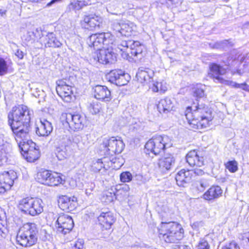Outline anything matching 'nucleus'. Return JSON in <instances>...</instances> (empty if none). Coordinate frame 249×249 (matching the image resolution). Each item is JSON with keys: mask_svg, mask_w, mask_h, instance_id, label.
Segmentation results:
<instances>
[{"mask_svg": "<svg viewBox=\"0 0 249 249\" xmlns=\"http://www.w3.org/2000/svg\"><path fill=\"white\" fill-rule=\"evenodd\" d=\"M107 49L102 48L98 49L92 54V57L95 61H98L103 64H107L106 55Z\"/></svg>", "mask_w": 249, "mask_h": 249, "instance_id": "33", "label": "nucleus"}, {"mask_svg": "<svg viewBox=\"0 0 249 249\" xmlns=\"http://www.w3.org/2000/svg\"><path fill=\"white\" fill-rule=\"evenodd\" d=\"M93 89L94 96L97 99L106 102L111 100V93L107 87L97 85Z\"/></svg>", "mask_w": 249, "mask_h": 249, "instance_id": "21", "label": "nucleus"}, {"mask_svg": "<svg viewBox=\"0 0 249 249\" xmlns=\"http://www.w3.org/2000/svg\"><path fill=\"white\" fill-rule=\"evenodd\" d=\"M103 167L104 165L101 159L97 160L92 166V169L95 172L100 171Z\"/></svg>", "mask_w": 249, "mask_h": 249, "instance_id": "48", "label": "nucleus"}, {"mask_svg": "<svg viewBox=\"0 0 249 249\" xmlns=\"http://www.w3.org/2000/svg\"><path fill=\"white\" fill-rule=\"evenodd\" d=\"M160 238L167 243H174L183 237V229L181 225L176 222L161 223L159 230Z\"/></svg>", "mask_w": 249, "mask_h": 249, "instance_id": "3", "label": "nucleus"}, {"mask_svg": "<svg viewBox=\"0 0 249 249\" xmlns=\"http://www.w3.org/2000/svg\"><path fill=\"white\" fill-rule=\"evenodd\" d=\"M130 77L127 73H125L123 71V74L120 76L119 79L117 80L114 83L118 86H122L126 85L129 81Z\"/></svg>", "mask_w": 249, "mask_h": 249, "instance_id": "39", "label": "nucleus"}, {"mask_svg": "<svg viewBox=\"0 0 249 249\" xmlns=\"http://www.w3.org/2000/svg\"><path fill=\"white\" fill-rule=\"evenodd\" d=\"M103 146L107 154L112 156L121 153L124 150L125 145L122 140L113 137L104 140Z\"/></svg>", "mask_w": 249, "mask_h": 249, "instance_id": "13", "label": "nucleus"}, {"mask_svg": "<svg viewBox=\"0 0 249 249\" xmlns=\"http://www.w3.org/2000/svg\"><path fill=\"white\" fill-rule=\"evenodd\" d=\"M154 75L153 70L143 67H140L136 74L137 80L143 84L148 85L152 80Z\"/></svg>", "mask_w": 249, "mask_h": 249, "instance_id": "17", "label": "nucleus"}, {"mask_svg": "<svg viewBox=\"0 0 249 249\" xmlns=\"http://www.w3.org/2000/svg\"><path fill=\"white\" fill-rule=\"evenodd\" d=\"M36 180L48 186H57L63 183V180L58 173H52L49 170H42L36 174Z\"/></svg>", "mask_w": 249, "mask_h": 249, "instance_id": "10", "label": "nucleus"}, {"mask_svg": "<svg viewBox=\"0 0 249 249\" xmlns=\"http://www.w3.org/2000/svg\"><path fill=\"white\" fill-rule=\"evenodd\" d=\"M103 48L114 50L117 52L118 48L116 46L114 36L110 33H103Z\"/></svg>", "mask_w": 249, "mask_h": 249, "instance_id": "24", "label": "nucleus"}, {"mask_svg": "<svg viewBox=\"0 0 249 249\" xmlns=\"http://www.w3.org/2000/svg\"><path fill=\"white\" fill-rule=\"evenodd\" d=\"M8 123L16 142L29 137L30 115L26 106L20 105L13 107L8 114Z\"/></svg>", "mask_w": 249, "mask_h": 249, "instance_id": "1", "label": "nucleus"}, {"mask_svg": "<svg viewBox=\"0 0 249 249\" xmlns=\"http://www.w3.org/2000/svg\"><path fill=\"white\" fill-rule=\"evenodd\" d=\"M8 70V66L5 60L0 57V75L5 74Z\"/></svg>", "mask_w": 249, "mask_h": 249, "instance_id": "45", "label": "nucleus"}, {"mask_svg": "<svg viewBox=\"0 0 249 249\" xmlns=\"http://www.w3.org/2000/svg\"><path fill=\"white\" fill-rule=\"evenodd\" d=\"M103 33L92 34L87 39V43L90 47H96L97 50L102 46L103 41Z\"/></svg>", "mask_w": 249, "mask_h": 249, "instance_id": "30", "label": "nucleus"}, {"mask_svg": "<svg viewBox=\"0 0 249 249\" xmlns=\"http://www.w3.org/2000/svg\"><path fill=\"white\" fill-rule=\"evenodd\" d=\"M197 249H210L208 242L204 239H201L197 246Z\"/></svg>", "mask_w": 249, "mask_h": 249, "instance_id": "47", "label": "nucleus"}, {"mask_svg": "<svg viewBox=\"0 0 249 249\" xmlns=\"http://www.w3.org/2000/svg\"><path fill=\"white\" fill-rule=\"evenodd\" d=\"M220 80H219V82L218 83H222L223 84L235 88H240L241 89L242 84H238L236 83L235 82L225 80L223 78L221 79H220Z\"/></svg>", "mask_w": 249, "mask_h": 249, "instance_id": "44", "label": "nucleus"}, {"mask_svg": "<svg viewBox=\"0 0 249 249\" xmlns=\"http://www.w3.org/2000/svg\"><path fill=\"white\" fill-rule=\"evenodd\" d=\"M184 113L190 127L195 130L207 127L213 119L211 111L202 105L188 107Z\"/></svg>", "mask_w": 249, "mask_h": 249, "instance_id": "2", "label": "nucleus"}, {"mask_svg": "<svg viewBox=\"0 0 249 249\" xmlns=\"http://www.w3.org/2000/svg\"><path fill=\"white\" fill-rule=\"evenodd\" d=\"M174 163L175 159L171 154H167L160 158L158 162L159 168L163 171L171 169Z\"/></svg>", "mask_w": 249, "mask_h": 249, "instance_id": "25", "label": "nucleus"}, {"mask_svg": "<svg viewBox=\"0 0 249 249\" xmlns=\"http://www.w3.org/2000/svg\"><path fill=\"white\" fill-rule=\"evenodd\" d=\"M70 147L69 146L65 147H57L54 149L55 154L59 160H64L68 158L70 155Z\"/></svg>", "mask_w": 249, "mask_h": 249, "instance_id": "32", "label": "nucleus"}, {"mask_svg": "<svg viewBox=\"0 0 249 249\" xmlns=\"http://www.w3.org/2000/svg\"><path fill=\"white\" fill-rule=\"evenodd\" d=\"M24 54V53L19 49H17L15 53V55L20 59L23 58Z\"/></svg>", "mask_w": 249, "mask_h": 249, "instance_id": "60", "label": "nucleus"}, {"mask_svg": "<svg viewBox=\"0 0 249 249\" xmlns=\"http://www.w3.org/2000/svg\"><path fill=\"white\" fill-rule=\"evenodd\" d=\"M167 6L169 8H173L177 7L181 3V0H165Z\"/></svg>", "mask_w": 249, "mask_h": 249, "instance_id": "50", "label": "nucleus"}, {"mask_svg": "<svg viewBox=\"0 0 249 249\" xmlns=\"http://www.w3.org/2000/svg\"><path fill=\"white\" fill-rule=\"evenodd\" d=\"M101 108V105L98 102H92L89 107V110L92 114L99 113Z\"/></svg>", "mask_w": 249, "mask_h": 249, "instance_id": "42", "label": "nucleus"}, {"mask_svg": "<svg viewBox=\"0 0 249 249\" xmlns=\"http://www.w3.org/2000/svg\"><path fill=\"white\" fill-rule=\"evenodd\" d=\"M191 178L192 173L190 170L181 169L176 176L177 183L179 186H184L185 184L190 181Z\"/></svg>", "mask_w": 249, "mask_h": 249, "instance_id": "23", "label": "nucleus"}, {"mask_svg": "<svg viewBox=\"0 0 249 249\" xmlns=\"http://www.w3.org/2000/svg\"><path fill=\"white\" fill-rule=\"evenodd\" d=\"M53 130V127L51 123L46 120L44 119L40 121V125L37 127L36 133L39 136H47Z\"/></svg>", "mask_w": 249, "mask_h": 249, "instance_id": "26", "label": "nucleus"}, {"mask_svg": "<svg viewBox=\"0 0 249 249\" xmlns=\"http://www.w3.org/2000/svg\"><path fill=\"white\" fill-rule=\"evenodd\" d=\"M107 11L112 14L118 15L121 12L120 3L117 0L111 2L107 7Z\"/></svg>", "mask_w": 249, "mask_h": 249, "instance_id": "36", "label": "nucleus"}, {"mask_svg": "<svg viewBox=\"0 0 249 249\" xmlns=\"http://www.w3.org/2000/svg\"><path fill=\"white\" fill-rule=\"evenodd\" d=\"M88 5V3L84 0H74L68 5L70 10L77 11L81 9L84 6Z\"/></svg>", "mask_w": 249, "mask_h": 249, "instance_id": "35", "label": "nucleus"}, {"mask_svg": "<svg viewBox=\"0 0 249 249\" xmlns=\"http://www.w3.org/2000/svg\"><path fill=\"white\" fill-rule=\"evenodd\" d=\"M11 147L8 144L0 146V165L7 162L8 158L11 156Z\"/></svg>", "mask_w": 249, "mask_h": 249, "instance_id": "31", "label": "nucleus"}, {"mask_svg": "<svg viewBox=\"0 0 249 249\" xmlns=\"http://www.w3.org/2000/svg\"><path fill=\"white\" fill-rule=\"evenodd\" d=\"M70 141L67 137L65 135L57 136L54 140V147H65L68 146Z\"/></svg>", "mask_w": 249, "mask_h": 249, "instance_id": "34", "label": "nucleus"}, {"mask_svg": "<svg viewBox=\"0 0 249 249\" xmlns=\"http://www.w3.org/2000/svg\"><path fill=\"white\" fill-rule=\"evenodd\" d=\"M118 50L122 52V56L124 59H129L133 56H138L142 53V46L138 41L128 40L123 41L118 45Z\"/></svg>", "mask_w": 249, "mask_h": 249, "instance_id": "7", "label": "nucleus"}, {"mask_svg": "<svg viewBox=\"0 0 249 249\" xmlns=\"http://www.w3.org/2000/svg\"><path fill=\"white\" fill-rule=\"evenodd\" d=\"M18 178L17 173L14 170L4 171L0 174V194H3L9 190L13 185L14 180Z\"/></svg>", "mask_w": 249, "mask_h": 249, "instance_id": "15", "label": "nucleus"}, {"mask_svg": "<svg viewBox=\"0 0 249 249\" xmlns=\"http://www.w3.org/2000/svg\"><path fill=\"white\" fill-rule=\"evenodd\" d=\"M200 152L196 150H192L188 153L186 156V161L191 166L201 167L204 164V160L202 156H200Z\"/></svg>", "mask_w": 249, "mask_h": 249, "instance_id": "19", "label": "nucleus"}, {"mask_svg": "<svg viewBox=\"0 0 249 249\" xmlns=\"http://www.w3.org/2000/svg\"><path fill=\"white\" fill-rule=\"evenodd\" d=\"M41 41L46 47H59L62 45L52 32L49 33L45 37L41 39Z\"/></svg>", "mask_w": 249, "mask_h": 249, "instance_id": "27", "label": "nucleus"}, {"mask_svg": "<svg viewBox=\"0 0 249 249\" xmlns=\"http://www.w3.org/2000/svg\"><path fill=\"white\" fill-rule=\"evenodd\" d=\"M198 183L200 185V187H198V189L201 191L204 190L205 188L209 185V183L208 180L204 179H201Z\"/></svg>", "mask_w": 249, "mask_h": 249, "instance_id": "52", "label": "nucleus"}, {"mask_svg": "<svg viewBox=\"0 0 249 249\" xmlns=\"http://www.w3.org/2000/svg\"><path fill=\"white\" fill-rule=\"evenodd\" d=\"M111 27L115 33L125 36H130L136 29L135 24L128 20H114L112 22Z\"/></svg>", "mask_w": 249, "mask_h": 249, "instance_id": "12", "label": "nucleus"}, {"mask_svg": "<svg viewBox=\"0 0 249 249\" xmlns=\"http://www.w3.org/2000/svg\"><path fill=\"white\" fill-rule=\"evenodd\" d=\"M76 201V198L74 196L70 197L67 196H63L59 199V206L63 211H72L75 208Z\"/></svg>", "mask_w": 249, "mask_h": 249, "instance_id": "18", "label": "nucleus"}, {"mask_svg": "<svg viewBox=\"0 0 249 249\" xmlns=\"http://www.w3.org/2000/svg\"><path fill=\"white\" fill-rule=\"evenodd\" d=\"M99 224L102 228L106 230L110 229L115 222V219L110 212H102L98 217Z\"/></svg>", "mask_w": 249, "mask_h": 249, "instance_id": "20", "label": "nucleus"}, {"mask_svg": "<svg viewBox=\"0 0 249 249\" xmlns=\"http://www.w3.org/2000/svg\"><path fill=\"white\" fill-rule=\"evenodd\" d=\"M116 198V195L114 193L108 191L105 192L101 197L102 202L107 204L112 202Z\"/></svg>", "mask_w": 249, "mask_h": 249, "instance_id": "38", "label": "nucleus"}, {"mask_svg": "<svg viewBox=\"0 0 249 249\" xmlns=\"http://www.w3.org/2000/svg\"><path fill=\"white\" fill-rule=\"evenodd\" d=\"M157 85L158 92H164L167 89L166 83L164 81L158 82L156 81Z\"/></svg>", "mask_w": 249, "mask_h": 249, "instance_id": "49", "label": "nucleus"}, {"mask_svg": "<svg viewBox=\"0 0 249 249\" xmlns=\"http://www.w3.org/2000/svg\"><path fill=\"white\" fill-rule=\"evenodd\" d=\"M28 35H29L30 38L28 39V41L30 40L31 39H33V37L34 36V33L33 32H28Z\"/></svg>", "mask_w": 249, "mask_h": 249, "instance_id": "64", "label": "nucleus"}, {"mask_svg": "<svg viewBox=\"0 0 249 249\" xmlns=\"http://www.w3.org/2000/svg\"><path fill=\"white\" fill-rule=\"evenodd\" d=\"M149 89H151L153 92H158L157 85L156 81H154L153 79L148 84Z\"/></svg>", "mask_w": 249, "mask_h": 249, "instance_id": "53", "label": "nucleus"}, {"mask_svg": "<svg viewBox=\"0 0 249 249\" xmlns=\"http://www.w3.org/2000/svg\"><path fill=\"white\" fill-rule=\"evenodd\" d=\"M102 22V17L96 15H89L84 18L83 25L85 28L92 30L99 28Z\"/></svg>", "mask_w": 249, "mask_h": 249, "instance_id": "16", "label": "nucleus"}, {"mask_svg": "<svg viewBox=\"0 0 249 249\" xmlns=\"http://www.w3.org/2000/svg\"><path fill=\"white\" fill-rule=\"evenodd\" d=\"M209 69L208 76L213 78L216 83L219 82V79L222 78L221 75L225 74L226 71L222 67L215 63L210 64Z\"/></svg>", "mask_w": 249, "mask_h": 249, "instance_id": "22", "label": "nucleus"}, {"mask_svg": "<svg viewBox=\"0 0 249 249\" xmlns=\"http://www.w3.org/2000/svg\"><path fill=\"white\" fill-rule=\"evenodd\" d=\"M83 244L84 241L83 240H78L74 245V249H83Z\"/></svg>", "mask_w": 249, "mask_h": 249, "instance_id": "55", "label": "nucleus"}, {"mask_svg": "<svg viewBox=\"0 0 249 249\" xmlns=\"http://www.w3.org/2000/svg\"><path fill=\"white\" fill-rule=\"evenodd\" d=\"M241 89L246 91L249 92V86L246 82L242 83Z\"/></svg>", "mask_w": 249, "mask_h": 249, "instance_id": "61", "label": "nucleus"}, {"mask_svg": "<svg viewBox=\"0 0 249 249\" xmlns=\"http://www.w3.org/2000/svg\"><path fill=\"white\" fill-rule=\"evenodd\" d=\"M53 228L58 233L64 235L70 232L72 229L74 223L71 216L62 213L53 220Z\"/></svg>", "mask_w": 249, "mask_h": 249, "instance_id": "9", "label": "nucleus"}, {"mask_svg": "<svg viewBox=\"0 0 249 249\" xmlns=\"http://www.w3.org/2000/svg\"><path fill=\"white\" fill-rule=\"evenodd\" d=\"M173 249H191V248L189 246L181 245L178 247V246Z\"/></svg>", "mask_w": 249, "mask_h": 249, "instance_id": "62", "label": "nucleus"}, {"mask_svg": "<svg viewBox=\"0 0 249 249\" xmlns=\"http://www.w3.org/2000/svg\"><path fill=\"white\" fill-rule=\"evenodd\" d=\"M123 71L121 70L111 71L107 76L108 81L114 84L117 80L119 79L120 76L123 74Z\"/></svg>", "mask_w": 249, "mask_h": 249, "instance_id": "37", "label": "nucleus"}, {"mask_svg": "<svg viewBox=\"0 0 249 249\" xmlns=\"http://www.w3.org/2000/svg\"><path fill=\"white\" fill-rule=\"evenodd\" d=\"M157 109L160 114H167L173 108V103L168 98L161 99L157 105Z\"/></svg>", "mask_w": 249, "mask_h": 249, "instance_id": "29", "label": "nucleus"}, {"mask_svg": "<svg viewBox=\"0 0 249 249\" xmlns=\"http://www.w3.org/2000/svg\"><path fill=\"white\" fill-rule=\"evenodd\" d=\"M132 178V176L129 172H124L120 175V180L123 182H129Z\"/></svg>", "mask_w": 249, "mask_h": 249, "instance_id": "46", "label": "nucleus"}, {"mask_svg": "<svg viewBox=\"0 0 249 249\" xmlns=\"http://www.w3.org/2000/svg\"><path fill=\"white\" fill-rule=\"evenodd\" d=\"M142 176L140 175H137L135 176V178L137 180H139L140 182L139 183H143V181L142 180Z\"/></svg>", "mask_w": 249, "mask_h": 249, "instance_id": "63", "label": "nucleus"}, {"mask_svg": "<svg viewBox=\"0 0 249 249\" xmlns=\"http://www.w3.org/2000/svg\"><path fill=\"white\" fill-rule=\"evenodd\" d=\"M129 187L127 184H124L119 187L115 193L116 197L119 196H122L123 197H126L128 196Z\"/></svg>", "mask_w": 249, "mask_h": 249, "instance_id": "40", "label": "nucleus"}, {"mask_svg": "<svg viewBox=\"0 0 249 249\" xmlns=\"http://www.w3.org/2000/svg\"><path fill=\"white\" fill-rule=\"evenodd\" d=\"M170 140L167 136H156L150 139L145 144V148L155 155L159 154L167 147H170Z\"/></svg>", "mask_w": 249, "mask_h": 249, "instance_id": "6", "label": "nucleus"}, {"mask_svg": "<svg viewBox=\"0 0 249 249\" xmlns=\"http://www.w3.org/2000/svg\"><path fill=\"white\" fill-rule=\"evenodd\" d=\"M94 188V185L91 183L88 188H86L85 189V193L87 196H89L91 194L92 191Z\"/></svg>", "mask_w": 249, "mask_h": 249, "instance_id": "58", "label": "nucleus"}, {"mask_svg": "<svg viewBox=\"0 0 249 249\" xmlns=\"http://www.w3.org/2000/svg\"><path fill=\"white\" fill-rule=\"evenodd\" d=\"M191 171L192 175L193 173L195 174L196 175L201 176L204 174V171L202 169L195 168L193 170H190Z\"/></svg>", "mask_w": 249, "mask_h": 249, "instance_id": "57", "label": "nucleus"}, {"mask_svg": "<svg viewBox=\"0 0 249 249\" xmlns=\"http://www.w3.org/2000/svg\"><path fill=\"white\" fill-rule=\"evenodd\" d=\"M18 206L24 213L33 216L38 215L43 212V201L37 198H23L18 201Z\"/></svg>", "mask_w": 249, "mask_h": 249, "instance_id": "5", "label": "nucleus"}, {"mask_svg": "<svg viewBox=\"0 0 249 249\" xmlns=\"http://www.w3.org/2000/svg\"><path fill=\"white\" fill-rule=\"evenodd\" d=\"M230 42L228 40H225L216 43V46L218 48H224L228 46Z\"/></svg>", "mask_w": 249, "mask_h": 249, "instance_id": "56", "label": "nucleus"}, {"mask_svg": "<svg viewBox=\"0 0 249 249\" xmlns=\"http://www.w3.org/2000/svg\"><path fill=\"white\" fill-rule=\"evenodd\" d=\"M203 226L204 222L202 221L195 222L192 225V227L193 229H197L199 227H203Z\"/></svg>", "mask_w": 249, "mask_h": 249, "instance_id": "59", "label": "nucleus"}, {"mask_svg": "<svg viewBox=\"0 0 249 249\" xmlns=\"http://www.w3.org/2000/svg\"><path fill=\"white\" fill-rule=\"evenodd\" d=\"M221 249H240V248L236 242L232 241L229 244L223 246Z\"/></svg>", "mask_w": 249, "mask_h": 249, "instance_id": "51", "label": "nucleus"}, {"mask_svg": "<svg viewBox=\"0 0 249 249\" xmlns=\"http://www.w3.org/2000/svg\"><path fill=\"white\" fill-rule=\"evenodd\" d=\"M56 91L58 95L66 102H70L72 99V83L70 77L58 80L56 81Z\"/></svg>", "mask_w": 249, "mask_h": 249, "instance_id": "11", "label": "nucleus"}, {"mask_svg": "<svg viewBox=\"0 0 249 249\" xmlns=\"http://www.w3.org/2000/svg\"><path fill=\"white\" fill-rule=\"evenodd\" d=\"M60 120L63 123H66L73 131L82 129L86 122V117L78 113H63L61 115Z\"/></svg>", "mask_w": 249, "mask_h": 249, "instance_id": "8", "label": "nucleus"}, {"mask_svg": "<svg viewBox=\"0 0 249 249\" xmlns=\"http://www.w3.org/2000/svg\"><path fill=\"white\" fill-rule=\"evenodd\" d=\"M223 191L219 186H212L203 195V198L207 200H212L219 197Z\"/></svg>", "mask_w": 249, "mask_h": 249, "instance_id": "28", "label": "nucleus"}, {"mask_svg": "<svg viewBox=\"0 0 249 249\" xmlns=\"http://www.w3.org/2000/svg\"><path fill=\"white\" fill-rule=\"evenodd\" d=\"M204 95V90L199 88L196 89L194 91V95L198 98L203 97Z\"/></svg>", "mask_w": 249, "mask_h": 249, "instance_id": "54", "label": "nucleus"}, {"mask_svg": "<svg viewBox=\"0 0 249 249\" xmlns=\"http://www.w3.org/2000/svg\"><path fill=\"white\" fill-rule=\"evenodd\" d=\"M114 50L107 49V50L106 60L107 64L113 63L116 61V54Z\"/></svg>", "mask_w": 249, "mask_h": 249, "instance_id": "41", "label": "nucleus"}, {"mask_svg": "<svg viewBox=\"0 0 249 249\" xmlns=\"http://www.w3.org/2000/svg\"><path fill=\"white\" fill-rule=\"evenodd\" d=\"M38 232L36 224L27 223L20 228L17 235V242L23 247L32 246L37 242Z\"/></svg>", "mask_w": 249, "mask_h": 249, "instance_id": "4", "label": "nucleus"}, {"mask_svg": "<svg viewBox=\"0 0 249 249\" xmlns=\"http://www.w3.org/2000/svg\"><path fill=\"white\" fill-rule=\"evenodd\" d=\"M29 137L20 142H17L18 147L21 150V153L28 162H32L38 159L39 152L37 149L33 147H29L27 143Z\"/></svg>", "mask_w": 249, "mask_h": 249, "instance_id": "14", "label": "nucleus"}, {"mask_svg": "<svg viewBox=\"0 0 249 249\" xmlns=\"http://www.w3.org/2000/svg\"><path fill=\"white\" fill-rule=\"evenodd\" d=\"M226 168L231 173H235L238 170V163L235 160L229 161L225 164Z\"/></svg>", "mask_w": 249, "mask_h": 249, "instance_id": "43", "label": "nucleus"}]
</instances>
